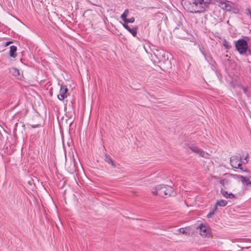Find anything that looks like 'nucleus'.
I'll return each instance as SVG.
<instances>
[{
    "instance_id": "7ed1b4c3",
    "label": "nucleus",
    "mask_w": 251,
    "mask_h": 251,
    "mask_svg": "<svg viewBox=\"0 0 251 251\" xmlns=\"http://www.w3.org/2000/svg\"><path fill=\"white\" fill-rule=\"evenodd\" d=\"M235 47L241 54H245L248 48L247 41L244 39H239L235 44Z\"/></svg>"
},
{
    "instance_id": "9b49d317",
    "label": "nucleus",
    "mask_w": 251,
    "mask_h": 251,
    "mask_svg": "<svg viewBox=\"0 0 251 251\" xmlns=\"http://www.w3.org/2000/svg\"><path fill=\"white\" fill-rule=\"evenodd\" d=\"M239 178L243 183L245 184L246 185H251V178L250 177L240 176Z\"/></svg>"
},
{
    "instance_id": "a211bd4d",
    "label": "nucleus",
    "mask_w": 251,
    "mask_h": 251,
    "mask_svg": "<svg viewBox=\"0 0 251 251\" xmlns=\"http://www.w3.org/2000/svg\"><path fill=\"white\" fill-rule=\"evenodd\" d=\"M13 72L12 73L14 74V75L17 76L20 74V72L18 69L16 68L13 69Z\"/></svg>"
},
{
    "instance_id": "cd10ccee",
    "label": "nucleus",
    "mask_w": 251,
    "mask_h": 251,
    "mask_svg": "<svg viewBox=\"0 0 251 251\" xmlns=\"http://www.w3.org/2000/svg\"><path fill=\"white\" fill-rule=\"evenodd\" d=\"M243 90H244V92L245 93H246V92H247V89H246V88H244L243 89Z\"/></svg>"
},
{
    "instance_id": "412c9836",
    "label": "nucleus",
    "mask_w": 251,
    "mask_h": 251,
    "mask_svg": "<svg viewBox=\"0 0 251 251\" xmlns=\"http://www.w3.org/2000/svg\"><path fill=\"white\" fill-rule=\"evenodd\" d=\"M127 16L122 14L121 16V18L123 20V21L125 23L126 21H127Z\"/></svg>"
},
{
    "instance_id": "6e6552de",
    "label": "nucleus",
    "mask_w": 251,
    "mask_h": 251,
    "mask_svg": "<svg viewBox=\"0 0 251 251\" xmlns=\"http://www.w3.org/2000/svg\"><path fill=\"white\" fill-rule=\"evenodd\" d=\"M123 26L130 32L134 37H136L137 34L138 26H135L132 28L126 24L123 25Z\"/></svg>"
},
{
    "instance_id": "4be33fe9",
    "label": "nucleus",
    "mask_w": 251,
    "mask_h": 251,
    "mask_svg": "<svg viewBox=\"0 0 251 251\" xmlns=\"http://www.w3.org/2000/svg\"><path fill=\"white\" fill-rule=\"evenodd\" d=\"M214 213L215 212L211 210L207 215V217L208 218H211L212 215H214Z\"/></svg>"
},
{
    "instance_id": "5701e85b",
    "label": "nucleus",
    "mask_w": 251,
    "mask_h": 251,
    "mask_svg": "<svg viewBox=\"0 0 251 251\" xmlns=\"http://www.w3.org/2000/svg\"><path fill=\"white\" fill-rule=\"evenodd\" d=\"M123 14L127 16L129 14V10L128 9H126Z\"/></svg>"
},
{
    "instance_id": "f8f14e48",
    "label": "nucleus",
    "mask_w": 251,
    "mask_h": 251,
    "mask_svg": "<svg viewBox=\"0 0 251 251\" xmlns=\"http://www.w3.org/2000/svg\"><path fill=\"white\" fill-rule=\"evenodd\" d=\"M17 47L14 45L10 47L9 55L11 57L15 58L17 56Z\"/></svg>"
},
{
    "instance_id": "f3484780",
    "label": "nucleus",
    "mask_w": 251,
    "mask_h": 251,
    "mask_svg": "<svg viewBox=\"0 0 251 251\" xmlns=\"http://www.w3.org/2000/svg\"><path fill=\"white\" fill-rule=\"evenodd\" d=\"M249 156V154L248 153H247L246 156H245V157L244 159V160L245 161H242V163H243V164H247L248 163V161H249V159H248Z\"/></svg>"
},
{
    "instance_id": "dca6fc26",
    "label": "nucleus",
    "mask_w": 251,
    "mask_h": 251,
    "mask_svg": "<svg viewBox=\"0 0 251 251\" xmlns=\"http://www.w3.org/2000/svg\"><path fill=\"white\" fill-rule=\"evenodd\" d=\"M245 14L246 15L249 16L250 19H251V10L250 8H247L246 9L245 11Z\"/></svg>"
},
{
    "instance_id": "6ab92c4d",
    "label": "nucleus",
    "mask_w": 251,
    "mask_h": 251,
    "mask_svg": "<svg viewBox=\"0 0 251 251\" xmlns=\"http://www.w3.org/2000/svg\"><path fill=\"white\" fill-rule=\"evenodd\" d=\"M135 21V18L134 17H131L129 19H127V21H126L125 23H133Z\"/></svg>"
},
{
    "instance_id": "a878e982",
    "label": "nucleus",
    "mask_w": 251,
    "mask_h": 251,
    "mask_svg": "<svg viewBox=\"0 0 251 251\" xmlns=\"http://www.w3.org/2000/svg\"><path fill=\"white\" fill-rule=\"evenodd\" d=\"M247 51L250 54H251V49H249L248 48V50H247Z\"/></svg>"
},
{
    "instance_id": "1a4fd4ad",
    "label": "nucleus",
    "mask_w": 251,
    "mask_h": 251,
    "mask_svg": "<svg viewBox=\"0 0 251 251\" xmlns=\"http://www.w3.org/2000/svg\"><path fill=\"white\" fill-rule=\"evenodd\" d=\"M219 6L224 10L230 11L231 10L232 7L229 4L224 1L219 2Z\"/></svg>"
},
{
    "instance_id": "0eeeda50",
    "label": "nucleus",
    "mask_w": 251,
    "mask_h": 251,
    "mask_svg": "<svg viewBox=\"0 0 251 251\" xmlns=\"http://www.w3.org/2000/svg\"><path fill=\"white\" fill-rule=\"evenodd\" d=\"M189 148L193 152H195L198 154H199L201 157H204V155L205 154L204 151L201 149H199L198 147L196 146H189Z\"/></svg>"
},
{
    "instance_id": "c85d7f7f",
    "label": "nucleus",
    "mask_w": 251,
    "mask_h": 251,
    "mask_svg": "<svg viewBox=\"0 0 251 251\" xmlns=\"http://www.w3.org/2000/svg\"><path fill=\"white\" fill-rule=\"evenodd\" d=\"M11 43H12V42H11V41L8 42L7 43V45H9V44H11Z\"/></svg>"
},
{
    "instance_id": "4468645a",
    "label": "nucleus",
    "mask_w": 251,
    "mask_h": 251,
    "mask_svg": "<svg viewBox=\"0 0 251 251\" xmlns=\"http://www.w3.org/2000/svg\"><path fill=\"white\" fill-rule=\"evenodd\" d=\"M216 203H217V205L220 206H225L227 205V201L226 200H221L217 201Z\"/></svg>"
},
{
    "instance_id": "39448f33",
    "label": "nucleus",
    "mask_w": 251,
    "mask_h": 251,
    "mask_svg": "<svg viewBox=\"0 0 251 251\" xmlns=\"http://www.w3.org/2000/svg\"><path fill=\"white\" fill-rule=\"evenodd\" d=\"M198 228L200 229V234L204 237H208L210 235V232L208 227L201 224Z\"/></svg>"
},
{
    "instance_id": "393cba45",
    "label": "nucleus",
    "mask_w": 251,
    "mask_h": 251,
    "mask_svg": "<svg viewBox=\"0 0 251 251\" xmlns=\"http://www.w3.org/2000/svg\"><path fill=\"white\" fill-rule=\"evenodd\" d=\"M226 182V180H225V179H223L222 180L220 181V183L223 185H224L225 184V182Z\"/></svg>"
},
{
    "instance_id": "c756f323",
    "label": "nucleus",
    "mask_w": 251,
    "mask_h": 251,
    "mask_svg": "<svg viewBox=\"0 0 251 251\" xmlns=\"http://www.w3.org/2000/svg\"><path fill=\"white\" fill-rule=\"evenodd\" d=\"M245 39H247L248 40H249V38L248 37H245Z\"/></svg>"
},
{
    "instance_id": "9d476101",
    "label": "nucleus",
    "mask_w": 251,
    "mask_h": 251,
    "mask_svg": "<svg viewBox=\"0 0 251 251\" xmlns=\"http://www.w3.org/2000/svg\"><path fill=\"white\" fill-rule=\"evenodd\" d=\"M221 193L222 195L226 199H233L235 198V195L231 193H228L227 191L223 188L221 190Z\"/></svg>"
},
{
    "instance_id": "ddd939ff",
    "label": "nucleus",
    "mask_w": 251,
    "mask_h": 251,
    "mask_svg": "<svg viewBox=\"0 0 251 251\" xmlns=\"http://www.w3.org/2000/svg\"><path fill=\"white\" fill-rule=\"evenodd\" d=\"M104 160L107 163L111 164L113 168L116 167V164L114 163L113 160L108 154H105Z\"/></svg>"
},
{
    "instance_id": "bb28decb",
    "label": "nucleus",
    "mask_w": 251,
    "mask_h": 251,
    "mask_svg": "<svg viewBox=\"0 0 251 251\" xmlns=\"http://www.w3.org/2000/svg\"><path fill=\"white\" fill-rule=\"evenodd\" d=\"M250 248H251V247H246L245 248H241V250H243V249H249Z\"/></svg>"
},
{
    "instance_id": "b1692460",
    "label": "nucleus",
    "mask_w": 251,
    "mask_h": 251,
    "mask_svg": "<svg viewBox=\"0 0 251 251\" xmlns=\"http://www.w3.org/2000/svg\"><path fill=\"white\" fill-rule=\"evenodd\" d=\"M218 206V205H217V203H216L212 210L215 212L217 209Z\"/></svg>"
},
{
    "instance_id": "2eb2a0df",
    "label": "nucleus",
    "mask_w": 251,
    "mask_h": 251,
    "mask_svg": "<svg viewBox=\"0 0 251 251\" xmlns=\"http://www.w3.org/2000/svg\"><path fill=\"white\" fill-rule=\"evenodd\" d=\"M223 45L226 49H230L231 48V46L226 40L224 41Z\"/></svg>"
},
{
    "instance_id": "20e7f679",
    "label": "nucleus",
    "mask_w": 251,
    "mask_h": 251,
    "mask_svg": "<svg viewBox=\"0 0 251 251\" xmlns=\"http://www.w3.org/2000/svg\"><path fill=\"white\" fill-rule=\"evenodd\" d=\"M242 159V157H239L237 155L232 156L230 158V164L234 168L244 171L241 167Z\"/></svg>"
},
{
    "instance_id": "423d86ee",
    "label": "nucleus",
    "mask_w": 251,
    "mask_h": 251,
    "mask_svg": "<svg viewBox=\"0 0 251 251\" xmlns=\"http://www.w3.org/2000/svg\"><path fill=\"white\" fill-rule=\"evenodd\" d=\"M68 91V89L66 86L61 85L60 89V93L57 96L58 99L60 100H63L65 98H67Z\"/></svg>"
},
{
    "instance_id": "f03ea898",
    "label": "nucleus",
    "mask_w": 251,
    "mask_h": 251,
    "mask_svg": "<svg viewBox=\"0 0 251 251\" xmlns=\"http://www.w3.org/2000/svg\"><path fill=\"white\" fill-rule=\"evenodd\" d=\"M174 189L171 186L159 184L152 190V193L154 195H158L161 197L165 198L173 195Z\"/></svg>"
},
{
    "instance_id": "aec40b11",
    "label": "nucleus",
    "mask_w": 251,
    "mask_h": 251,
    "mask_svg": "<svg viewBox=\"0 0 251 251\" xmlns=\"http://www.w3.org/2000/svg\"><path fill=\"white\" fill-rule=\"evenodd\" d=\"M178 230L179 231L180 233H181L182 234H185L187 233L185 228H180L178 229Z\"/></svg>"
},
{
    "instance_id": "f257e3e1",
    "label": "nucleus",
    "mask_w": 251,
    "mask_h": 251,
    "mask_svg": "<svg viewBox=\"0 0 251 251\" xmlns=\"http://www.w3.org/2000/svg\"><path fill=\"white\" fill-rule=\"evenodd\" d=\"M212 0H191V10L195 13H201L207 10Z\"/></svg>"
}]
</instances>
